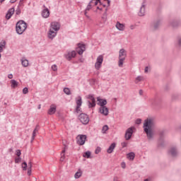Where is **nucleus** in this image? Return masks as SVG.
Instances as JSON below:
<instances>
[{"label":"nucleus","instance_id":"f257e3e1","mask_svg":"<svg viewBox=\"0 0 181 181\" xmlns=\"http://www.w3.org/2000/svg\"><path fill=\"white\" fill-rule=\"evenodd\" d=\"M143 129L145 134H146L148 141L153 140L155 136V123L152 119H146L144 120Z\"/></svg>","mask_w":181,"mask_h":181},{"label":"nucleus","instance_id":"f03ea898","mask_svg":"<svg viewBox=\"0 0 181 181\" xmlns=\"http://www.w3.org/2000/svg\"><path fill=\"white\" fill-rule=\"evenodd\" d=\"M28 24L24 21H19L16 25V30L18 35H23V32L26 30Z\"/></svg>","mask_w":181,"mask_h":181},{"label":"nucleus","instance_id":"7ed1b4c3","mask_svg":"<svg viewBox=\"0 0 181 181\" xmlns=\"http://www.w3.org/2000/svg\"><path fill=\"white\" fill-rule=\"evenodd\" d=\"M127 58V51L124 49H121L119 52V67H122L124 66V62Z\"/></svg>","mask_w":181,"mask_h":181},{"label":"nucleus","instance_id":"20e7f679","mask_svg":"<svg viewBox=\"0 0 181 181\" xmlns=\"http://www.w3.org/2000/svg\"><path fill=\"white\" fill-rule=\"evenodd\" d=\"M78 119L83 125H87L90 122V117L86 114L82 113L78 116Z\"/></svg>","mask_w":181,"mask_h":181},{"label":"nucleus","instance_id":"39448f33","mask_svg":"<svg viewBox=\"0 0 181 181\" xmlns=\"http://www.w3.org/2000/svg\"><path fill=\"white\" fill-rule=\"evenodd\" d=\"M88 99L90 100L87 101L88 108H94V107L96 105L95 98H94V95H88Z\"/></svg>","mask_w":181,"mask_h":181},{"label":"nucleus","instance_id":"423d86ee","mask_svg":"<svg viewBox=\"0 0 181 181\" xmlns=\"http://www.w3.org/2000/svg\"><path fill=\"white\" fill-rule=\"evenodd\" d=\"M134 129H135V127H131L126 130V132L124 134V138L126 141H129V139L132 138V134H134Z\"/></svg>","mask_w":181,"mask_h":181},{"label":"nucleus","instance_id":"0eeeda50","mask_svg":"<svg viewBox=\"0 0 181 181\" xmlns=\"http://www.w3.org/2000/svg\"><path fill=\"white\" fill-rule=\"evenodd\" d=\"M103 62H104V57L103 55H99L97 57L96 62L95 64V68L96 70H100V69H101Z\"/></svg>","mask_w":181,"mask_h":181},{"label":"nucleus","instance_id":"6e6552de","mask_svg":"<svg viewBox=\"0 0 181 181\" xmlns=\"http://www.w3.org/2000/svg\"><path fill=\"white\" fill-rule=\"evenodd\" d=\"M78 145L83 146L86 144V139H87V136L83 134H79L76 137Z\"/></svg>","mask_w":181,"mask_h":181},{"label":"nucleus","instance_id":"1a4fd4ad","mask_svg":"<svg viewBox=\"0 0 181 181\" xmlns=\"http://www.w3.org/2000/svg\"><path fill=\"white\" fill-rule=\"evenodd\" d=\"M49 29L57 33L59 30H60V23L57 21L52 22L49 25Z\"/></svg>","mask_w":181,"mask_h":181},{"label":"nucleus","instance_id":"9d476101","mask_svg":"<svg viewBox=\"0 0 181 181\" xmlns=\"http://www.w3.org/2000/svg\"><path fill=\"white\" fill-rule=\"evenodd\" d=\"M76 55L77 52H76L75 50L69 51L67 54H65V58L66 59V60L70 62V60H71V59H74V57H76Z\"/></svg>","mask_w":181,"mask_h":181},{"label":"nucleus","instance_id":"9b49d317","mask_svg":"<svg viewBox=\"0 0 181 181\" xmlns=\"http://www.w3.org/2000/svg\"><path fill=\"white\" fill-rule=\"evenodd\" d=\"M56 36H57V32L52 30L51 28H49V30L47 32L48 39H50V40H53V39H54Z\"/></svg>","mask_w":181,"mask_h":181},{"label":"nucleus","instance_id":"f8f14e48","mask_svg":"<svg viewBox=\"0 0 181 181\" xmlns=\"http://www.w3.org/2000/svg\"><path fill=\"white\" fill-rule=\"evenodd\" d=\"M152 30H158L159 29V19L153 20L151 23Z\"/></svg>","mask_w":181,"mask_h":181},{"label":"nucleus","instance_id":"ddd939ff","mask_svg":"<svg viewBox=\"0 0 181 181\" xmlns=\"http://www.w3.org/2000/svg\"><path fill=\"white\" fill-rule=\"evenodd\" d=\"M78 54L81 55L86 51V45L83 44H78V47L76 48Z\"/></svg>","mask_w":181,"mask_h":181},{"label":"nucleus","instance_id":"4468645a","mask_svg":"<svg viewBox=\"0 0 181 181\" xmlns=\"http://www.w3.org/2000/svg\"><path fill=\"white\" fill-rule=\"evenodd\" d=\"M99 112H100V114H102L103 115H105V116L108 115V112H109L108 107H107L106 106L100 107Z\"/></svg>","mask_w":181,"mask_h":181},{"label":"nucleus","instance_id":"2eb2a0df","mask_svg":"<svg viewBox=\"0 0 181 181\" xmlns=\"http://www.w3.org/2000/svg\"><path fill=\"white\" fill-rule=\"evenodd\" d=\"M42 16L45 19H47V18H49V16H50V11H49V8H45L42 10Z\"/></svg>","mask_w":181,"mask_h":181},{"label":"nucleus","instance_id":"dca6fc26","mask_svg":"<svg viewBox=\"0 0 181 181\" xmlns=\"http://www.w3.org/2000/svg\"><path fill=\"white\" fill-rule=\"evenodd\" d=\"M13 13H15V8L13 7L8 11L6 15V18L9 19L10 18H12V15H13Z\"/></svg>","mask_w":181,"mask_h":181},{"label":"nucleus","instance_id":"f3484780","mask_svg":"<svg viewBox=\"0 0 181 181\" xmlns=\"http://www.w3.org/2000/svg\"><path fill=\"white\" fill-rule=\"evenodd\" d=\"M75 101L76 107H78V108H80V107H81V105H83V100L81 98V96H78L77 98H76Z\"/></svg>","mask_w":181,"mask_h":181},{"label":"nucleus","instance_id":"a211bd4d","mask_svg":"<svg viewBox=\"0 0 181 181\" xmlns=\"http://www.w3.org/2000/svg\"><path fill=\"white\" fill-rule=\"evenodd\" d=\"M116 28L120 32H124V30H125V25L119 23V22H117L116 23Z\"/></svg>","mask_w":181,"mask_h":181},{"label":"nucleus","instance_id":"6ab92c4d","mask_svg":"<svg viewBox=\"0 0 181 181\" xmlns=\"http://www.w3.org/2000/svg\"><path fill=\"white\" fill-rule=\"evenodd\" d=\"M97 100L98 101L99 103L98 105H100V107H105V105H107V100L105 99H101L100 98H97Z\"/></svg>","mask_w":181,"mask_h":181},{"label":"nucleus","instance_id":"aec40b11","mask_svg":"<svg viewBox=\"0 0 181 181\" xmlns=\"http://www.w3.org/2000/svg\"><path fill=\"white\" fill-rule=\"evenodd\" d=\"M139 16H145V4H142L138 13Z\"/></svg>","mask_w":181,"mask_h":181},{"label":"nucleus","instance_id":"412c9836","mask_svg":"<svg viewBox=\"0 0 181 181\" xmlns=\"http://www.w3.org/2000/svg\"><path fill=\"white\" fill-rule=\"evenodd\" d=\"M56 112V106L54 105H52L48 110L49 115H53Z\"/></svg>","mask_w":181,"mask_h":181},{"label":"nucleus","instance_id":"4be33fe9","mask_svg":"<svg viewBox=\"0 0 181 181\" xmlns=\"http://www.w3.org/2000/svg\"><path fill=\"white\" fill-rule=\"evenodd\" d=\"M144 80H145V77H144V76H138L136 77L134 83L135 84H139V83H141V81H144Z\"/></svg>","mask_w":181,"mask_h":181},{"label":"nucleus","instance_id":"5701e85b","mask_svg":"<svg viewBox=\"0 0 181 181\" xmlns=\"http://www.w3.org/2000/svg\"><path fill=\"white\" fill-rule=\"evenodd\" d=\"M115 143H112L107 150V153H112V152H114V149H115Z\"/></svg>","mask_w":181,"mask_h":181},{"label":"nucleus","instance_id":"b1692460","mask_svg":"<svg viewBox=\"0 0 181 181\" xmlns=\"http://www.w3.org/2000/svg\"><path fill=\"white\" fill-rule=\"evenodd\" d=\"M21 64L23 67H28V66H29V61L23 57L21 59Z\"/></svg>","mask_w":181,"mask_h":181},{"label":"nucleus","instance_id":"393cba45","mask_svg":"<svg viewBox=\"0 0 181 181\" xmlns=\"http://www.w3.org/2000/svg\"><path fill=\"white\" fill-rule=\"evenodd\" d=\"M19 83L16 81L15 79L11 80V88H16L18 87Z\"/></svg>","mask_w":181,"mask_h":181},{"label":"nucleus","instance_id":"a878e982","mask_svg":"<svg viewBox=\"0 0 181 181\" xmlns=\"http://www.w3.org/2000/svg\"><path fill=\"white\" fill-rule=\"evenodd\" d=\"M83 175V171L81 169H78V171L75 173L74 177L75 179H80L81 176Z\"/></svg>","mask_w":181,"mask_h":181},{"label":"nucleus","instance_id":"bb28decb","mask_svg":"<svg viewBox=\"0 0 181 181\" xmlns=\"http://www.w3.org/2000/svg\"><path fill=\"white\" fill-rule=\"evenodd\" d=\"M127 159L129 160H134L135 159V153L134 152H130L127 154Z\"/></svg>","mask_w":181,"mask_h":181},{"label":"nucleus","instance_id":"cd10ccee","mask_svg":"<svg viewBox=\"0 0 181 181\" xmlns=\"http://www.w3.org/2000/svg\"><path fill=\"white\" fill-rule=\"evenodd\" d=\"M169 153L172 156H175L177 155V151L176 150V148H171L169 151Z\"/></svg>","mask_w":181,"mask_h":181},{"label":"nucleus","instance_id":"c85d7f7f","mask_svg":"<svg viewBox=\"0 0 181 181\" xmlns=\"http://www.w3.org/2000/svg\"><path fill=\"white\" fill-rule=\"evenodd\" d=\"M83 158H87V159H90L91 158V151H88L85 152L83 155Z\"/></svg>","mask_w":181,"mask_h":181},{"label":"nucleus","instance_id":"c756f323","mask_svg":"<svg viewBox=\"0 0 181 181\" xmlns=\"http://www.w3.org/2000/svg\"><path fill=\"white\" fill-rule=\"evenodd\" d=\"M98 2H100V0H91L89 4L92 6H95L97 5H98Z\"/></svg>","mask_w":181,"mask_h":181},{"label":"nucleus","instance_id":"7c9ffc66","mask_svg":"<svg viewBox=\"0 0 181 181\" xmlns=\"http://www.w3.org/2000/svg\"><path fill=\"white\" fill-rule=\"evenodd\" d=\"M5 46H6V42L5 41L0 43V53L4 52V47H5Z\"/></svg>","mask_w":181,"mask_h":181},{"label":"nucleus","instance_id":"2f4dec72","mask_svg":"<svg viewBox=\"0 0 181 181\" xmlns=\"http://www.w3.org/2000/svg\"><path fill=\"white\" fill-rule=\"evenodd\" d=\"M109 128H108V125H104L102 128V134H105L107 132V131H108Z\"/></svg>","mask_w":181,"mask_h":181},{"label":"nucleus","instance_id":"473e14b6","mask_svg":"<svg viewBox=\"0 0 181 181\" xmlns=\"http://www.w3.org/2000/svg\"><path fill=\"white\" fill-rule=\"evenodd\" d=\"M64 93H65V94H66V95H70V94H71V92L70 91V88H64Z\"/></svg>","mask_w":181,"mask_h":181},{"label":"nucleus","instance_id":"72a5a7b5","mask_svg":"<svg viewBox=\"0 0 181 181\" xmlns=\"http://www.w3.org/2000/svg\"><path fill=\"white\" fill-rule=\"evenodd\" d=\"M22 169L23 170H26L28 169V163L26 162L22 163Z\"/></svg>","mask_w":181,"mask_h":181},{"label":"nucleus","instance_id":"f704fd0d","mask_svg":"<svg viewBox=\"0 0 181 181\" xmlns=\"http://www.w3.org/2000/svg\"><path fill=\"white\" fill-rule=\"evenodd\" d=\"M100 152H101V147H97L95 151V153L96 155H98V153H100Z\"/></svg>","mask_w":181,"mask_h":181},{"label":"nucleus","instance_id":"c9c22d12","mask_svg":"<svg viewBox=\"0 0 181 181\" xmlns=\"http://www.w3.org/2000/svg\"><path fill=\"white\" fill-rule=\"evenodd\" d=\"M51 69H52V70H53V71H57V65L53 64V65L51 66Z\"/></svg>","mask_w":181,"mask_h":181},{"label":"nucleus","instance_id":"e433bc0d","mask_svg":"<svg viewBox=\"0 0 181 181\" xmlns=\"http://www.w3.org/2000/svg\"><path fill=\"white\" fill-rule=\"evenodd\" d=\"M64 152H66V150H63L61 153V156H62L61 160H64Z\"/></svg>","mask_w":181,"mask_h":181},{"label":"nucleus","instance_id":"4c0bfd02","mask_svg":"<svg viewBox=\"0 0 181 181\" xmlns=\"http://www.w3.org/2000/svg\"><path fill=\"white\" fill-rule=\"evenodd\" d=\"M91 8H93V6H91V4L89 3L86 8L85 11H90L91 9Z\"/></svg>","mask_w":181,"mask_h":181},{"label":"nucleus","instance_id":"58836bf2","mask_svg":"<svg viewBox=\"0 0 181 181\" xmlns=\"http://www.w3.org/2000/svg\"><path fill=\"white\" fill-rule=\"evenodd\" d=\"M151 70V66H146L144 69V73L147 74Z\"/></svg>","mask_w":181,"mask_h":181},{"label":"nucleus","instance_id":"ea45409f","mask_svg":"<svg viewBox=\"0 0 181 181\" xmlns=\"http://www.w3.org/2000/svg\"><path fill=\"white\" fill-rule=\"evenodd\" d=\"M28 88H27V87L24 88L23 89V93H24V94H28Z\"/></svg>","mask_w":181,"mask_h":181},{"label":"nucleus","instance_id":"a19ab883","mask_svg":"<svg viewBox=\"0 0 181 181\" xmlns=\"http://www.w3.org/2000/svg\"><path fill=\"white\" fill-rule=\"evenodd\" d=\"M141 122H142V119H136L135 123H136L137 125H139V124H141Z\"/></svg>","mask_w":181,"mask_h":181},{"label":"nucleus","instance_id":"79ce46f5","mask_svg":"<svg viewBox=\"0 0 181 181\" xmlns=\"http://www.w3.org/2000/svg\"><path fill=\"white\" fill-rule=\"evenodd\" d=\"M122 148H127V146H128V143L127 142H122L121 144Z\"/></svg>","mask_w":181,"mask_h":181},{"label":"nucleus","instance_id":"37998d69","mask_svg":"<svg viewBox=\"0 0 181 181\" xmlns=\"http://www.w3.org/2000/svg\"><path fill=\"white\" fill-rule=\"evenodd\" d=\"M16 14L21 15V8L19 7L16 10Z\"/></svg>","mask_w":181,"mask_h":181},{"label":"nucleus","instance_id":"c03bdc74","mask_svg":"<svg viewBox=\"0 0 181 181\" xmlns=\"http://www.w3.org/2000/svg\"><path fill=\"white\" fill-rule=\"evenodd\" d=\"M121 166H122V169H125V168H127V164H125V162H122L121 163Z\"/></svg>","mask_w":181,"mask_h":181},{"label":"nucleus","instance_id":"a18cd8bd","mask_svg":"<svg viewBox=\"0 0 181 181\" xmlns=\"http://www.w3.org/2000/svg\"><path fill=\"white\" fill-rule=\"evenodd\" d=\"M19 162H21V158L20 157L15 159V163H19Z\"/></svg>","mask_w":181,"mask_h":181},{"label":"nucleus","instance_id":"49530a36","mask_svg":"<svg viewBox=\"0 0 181 181\" xmlns=\"http://www.w3.org/2000/svg\"><path fill=\"white\" fill-rule=\"evenodd\" d=\"M16 155L18 156V158H19V156H21V150L16 151Z\"/></svg>","mask_w":181,"mask_h":181},{"label":"nucleus","instance_id":"de8ad7c7","mask_svg":"<svg viewBox=\"0 0 181 181\" xmlns=\"http://www.w3.org/2000/svg\"><path fill=\"white\" fill-rule=\"evenodd\" d=\"M8 78L12 79L13 78V75L12 74H10L8 75Z\"/></svg>","mask_w":181,"mask_h":181},{"label":"nucleus","instance_id":"09e8293b","mask_svg":"<svg viewBox=\"0 0 181 181\" xmlns=\"http://www.w3.org/2000/svg\"><path fill=\"white\" fill-rule=\"evenodd\" d=\"M135 27H136L135 25H130V29H131V30H134V29H135Z\"/></svg>","mask_w":181,"mask_h":181},{"label":"nucleus","instance_id":"8fccbe9b","mask_svg":"<svg viewBox=\"0 0 181 181\" xmlns=\"http://www.w3.org/2000/svg\"><path fill=\"white\" fill-rule=\"evenodd\" d=\"M33 131H35V132H37V131H39V126L37 125Z\"/></svg>","mask_w":181,"mask_h":181},{"label":"nucleus","instance_id":"3c124183","mask_svg":"<svg viewBox=\"0 0 181 181\" xmlns=\"http://www.w3.org/2000/svg\"><path fill=\"white\" fill-rule=\"evenodd\" d=\"M28 169H32V162L28 163Z\"/></svg>","mask_w":181,"mask_h":181},{"label":"nucleus","instance_id":"603ef678","mask_svg":"<svg viewBox=\"0 0 181 181\" xmlns=\"http://www.w3.org/2000/svg\"><path fill=\"white\" fill-rule=\"evenodd\" d=\"M163 136H165V133H163V132H161L160 133V137L162 138V137H163Z\"/></svg>","mask_w":181,"mask_h":181},{"label":"nucleus","instance_id":"864d4df0","mask_svg":"<svg viewBox=\"0 0 181 181\" xmlns=\"http://www.w3.org/2000/svg\"><path fill=\"white\" fill-rule=\"evenodd\" d=\"M32 173V169L28 168V175H30Z\"/></svg>","mask_w":181,"mask_h":181},{"label":"nucleus","instance_id":"5fc2aeb1","mask_svg":"<svg viewBox=\"0 0 181 181\" xmlns=\"http://www.w3.org/2000/svg\"><path fill=\"white\" fill-rule=\"evenodd\" d=\"M76 112H80V107L78 106H76Z\"/></svg>","mask_w":181,"mask_h":181},{"label":"nucleus","instance_id":"6e6d98bb","mask_svg":"<svg viewBox=\"0 0 181 181\" xmlns=\"http://www.w3.org/2000/svg\"><path fill=\"white\" fill-rule=\"evenodd\" d=\"M84 14H85V16H86V18H90V16H88V15H87V11L85 10Z\"/></svg>","mask_w":181,"mask_h":181},{"label":"nucleus","instance_id":"4d7b16f0","mask_svg":"<svg viewBox=\"0 0 181 181\" xmlns=\"http://www.w3.org/2000/svg\"><path fill=\"white\" fill-rule=\"evenodd\" d=\"M18 0H10L11 4H15Z\"/></svg>","mask_w":181,"mask_h":181},{"label":"nucleus","instance_id":"13d9d810","mask_svg":"<svg viewBox=\"0 0 181 181\" xmlns=\"http://www.w3.org/2000/svg\"><path fill=\"white\" fill-rule=\"evenodd\" d=\"M36 132H37L33 131V136H34V137L36 136Z\"/></svg>","mask_w":181,"mask_h":181},{"label":"nucleus","instance_id":"bf43d9fd","mask_svg":"<svg viewBox=\"0 0 181 181\" xmlns=\"http://www.w3.org/2000/svg\"><path fill=\"white\" fill-rule=\"evenodd\" d=\"M139 94H140V95H142V94H144V90H139Z\"/></svg>","mask_w":181,"mask_h":181},{"label":"nucleus","instance_id":"052dcab7","mask_svg":"<svg viewBox=\"0 0 181 181\" xmlns=\"http://www.w3.org/2000/svg\"><path fill=\"white\" fill-rule=\"evenodd\" d=\"M33 141H35V136H32V137H31V143L33 142Z\"/></svg>","mask_w":181,"mask_h":181},{"label":"nucleus","instance_id":"680f3d73","mask_svg":"<svg viewBox=\"0 0 181 181\" xmlns=\"http://www.w3.org/2000/svg\"><path fill=\"white\" fill-rule=\"evenodd\" d=\"M22 5H23V3H22V1H20L18 6H21Z\"/></svg>","mask_w":181,"mask_h":181},{"label":"nucleus","instance_id":"e2e57ef3","mask_svg":"<svg viewBox=\"0 0 181 181\" xmlns=\"http://www.w3.org/2000/svg\"><path fill=\"white\" fill-rule=\"evenodd\" d=\"M178 44H179L180 46H181V39H180V40H178Z\"/></svg>","mask_w":181,"mask_h":181},{"label":"nucleus","instance_id":"0e129e2a","mask_svg":"<svg viewBox=\"0 0 181 181\" xmlns=\"http://www.w3.org/2000/svg\"><path fill=\"white\" fill-rule=\"evenodd\" d=\"M105 1H107V5L110 6V0H105Z\"/></svg>","mask_w":181,"mask_h":181},{"label":"nucleus","instance_id":"69168bd1","mask_svg":"<svg viewBox=\"0 0 181 181\" xmlns=\"http://www.w3.org/2000/svg\"><path fill=\"white\" fill-rule=\"evenodd\" d=\"M97 9H99L100 11H103V8H99L98 6L97 7Z\"/></svg>","mask_w":181,"mask_h":181},{"label":"nucleus","instance_id":"338daca9","mask_svg":"<svg viewBox=\"0 0 181 181\" xmlns=\"http://www.w3.org/2000/svg\"><path fill=\"white\" fill-rule=\"evenodd\" d=\"M40 108H41V105H38V110H40Z\"/></svg>","mask_w":181,"mask_h":181},{"label":"nucleus","instance_id":"774afa93","mask_svg":"<svg viewBox=\"0 0 181 181\" xmlns=\"http://www.w3.org/2000/svg\"><path fill=\"white\" fill-rule=\"evenodd\" d=\"M144 181H150L149 179H145Z\"/></svg>","mask_w":181,"mask_h":181}]
</instances>
